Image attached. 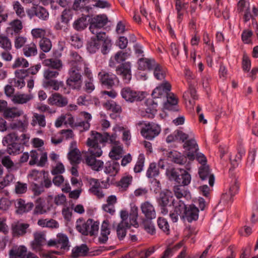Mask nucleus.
I'll list each match as a JSON object with an SVG mask.
<instances>
[{"instance_id":"obj_1","label":"nucleus","mask_w":258,"mask_h":258,"mask_svg":"<svg viewBox=\"0 0 258 258\" xmlns=\"http://www.w3.org/2000/svg\"><path fill=\"white\" fill-rule=\"evenodd\" d=\"M107 137H108V133L106 132L102 134L96 131H92L91 136L87 139L86 142L89 148L87 154L97 157L102 156L103 151L99 143H107Z\"/></svg>"},{"instance_id":"obj_2","label":"nucleus","mask_w":258,"mask_h":258,"mask_svg":"<svg viewBox=\"0 0 258 258\" xmlns=\"http://www.w3.org/2000/svg\"><path fill=\"white\" fill-rule=\"evenodd\" d=\"M167 174L170 180L183 185H188L191 181V176L187 171L181 168H171L167 170Z\"/></svg>"},{"instance_id":"obj_3","label":"nucleus","mask_w":258,"mask_h":258,"mask_svg":"<svg viewBox=\"0 0 258 258\" xmlns=\"http://www.w3.org/2000/svg\"><path fill=\"white\" fill-rule=\"evenodd\" d=\"M140 124L143 125L141 130V134L148 140H153L161 132L160 125L154 122L143 121Z\"/></svg>"},{"instance_id":"obj_4","label":"nucleus","mask_w":258,"mask_h":258,"mask_svg":"<svg viewBox=\"0 0 258 258\" xmlns=\"http://www.w3.org/2000/svg\"><path fill=\"white\" fill-rule=\"evenodd\" d=\"M81 67H71L69 70V77L66 83L73 89L80 90L82 84V76L80 73Z\"/></svg>"},{"instance_id":"obj_5","label":"nucleus","mask_w":258,"mask_h":258,"mask_svg":"<svg viewBox=\"0 0 258 258\" xmlns=\"http://www.w3.org/2000/svg\"><path fill=\"white\" fill-rule=\"evenodd\" d=\"M120 94L122 98L126 101L131 103L141 101L144 98L142 93L129 87L122 88L120 91Z\"/></svg>"},{"instance_id":"obj_6","label":"nucleus","mask_w":258,"mask_h":258,"mask_svg":"<svg viewBox=\"0 0 258 258\" xmlns=\"http://www.w3.org/2000/svg\"><path fill=\"white\" fill-rule=\"evenodd\" d=\"M98 78L101 84L108 88H111L119 82L117 77L114 74L102 71L98 73Z\"/></svg>"},{"instance_id":"obj_7","label":"nucleus","mask_w":258,"mask_h":258,"mask_svg":"<svg viewBox=\"0 0 258 258\" xmlns=\"http://www.w3.org/2000/svg\"><path fill=\"white\" fill-rule=\"evenodd\" d=\"M116 74L122 78L124 84H128L132 79L131 63L128 62L122 63L116 69Z\"/></svg>"},{"instance_id":"obj_8","label":"nucleus","mask_w":258,"mask_h":258,"mask_svg":"<svg viewBox=\"0 0 258 258\" xmlns=\"http://www.w3.org/2000/svg\"><path fill=\"white\" fill-rule=\"evenodd\" d=\"M89 192L95 196L98 199H101L105 197L100 183L98 179L90 178L88 180Z\"/></svg>"},{"instance_id":"obj_9","label":"nucleus","mask_w":258,"mask_h":258,"mask_svg":"<svg viewBox=\"0 0 258 258\" xmlns=\"http://www.w3.org/2000/svg\"><path fill=\"white\" fill-rule=\"evenodd\" d=\"M47 103L51 106L63 107L68 104V99L58 93H54L48 98Z\"/></svg>"},{"instance_id":"obj_10","label":"nucleus","mask_w":258,"mask_h":258,"mask_svg":"<svg viewBox=\"0 0 258 258\" xmlns=\"http://www.w3.org/2000/svg\"><path fill=\"white\" fill-rule=\"evenodd\" d=\"M22 118L16 120L9 124V127L12 130H18L21 132H25L28 128L29 125L28 117L24 113Z\"/></svg>"},{"instance_id":"obj_11","label":"nucleus","mask_w":258,"mask_h":258,"mask_svg":"<svg viewBox=\"0 0 258 258\" xmlns=\"http://www.w3.org/2000/svg\"><path fill=\"white\" fill-rule=\"evenodd\" d=\"M107 22L108 19L106 15L103 14L96 16L92 19L89 29L91 32H96L95 30L100 29L107 24Z\"/></svg>"},{"instance_id":"obj_12","label":"nucleus","mask_w":258,"mask_h":258,"mask_svg":"<svg viewBox=\"0 0 258 258\" xmlns=\"http://www.w3.org/2000/svg\"><path fill=\"white\" fill-rule=\"evenodd\" d=\"M179 206L184 209L185 217L188 222H191L198 219L199 210L195 205H191L188 207H185V205L182 203Z\"/></svg>"},{"instance_id":"obj_13","label":"nucleus","mask_w":258,"mask_h":258,"mask_svg":"<svg viewBox=\"0 0 258 258\" xmlns=\"http://www.w3.org/2000/svg\"><path fill=\"white\" fill-rule=\"evenodd\" d=\"M171 89V84L167 81H164L153 91L152 96L154 98H159L165 97Z\"/></svg>"},{"instance_id":"obj_14","label":"nucleus","mask_w":258,"mask_h":258,"mask_svg":"<svg viewBox=\"0 0 258 258\" xmlns=\"http://www.w3.org/2000/svg\"><path fill=\"white\" fill-rule=\"evenodd\" d=\"M183 148L187 151L186 155L188 159L190 160H194L196 154L199 150L196 141L193 139L186 141L183 145Z\"/></svg>"},{"instance_id":"obj_15","label":"nucleus","mask_w":258,"mask_h":258,"mask_svg":"<svg viewBox=\"0 0 258 258\" xmlns=\"http://www.w3.org/2000/svg\"><path fill=\"white\" fill-rule=\"evenodd\" d=\"M28 15L32 18L35 16L41 20H46L49 17V13L43 7L36 5L27 12Z\"/></svg>"},{"instance_id":"obj_16","label":"nucleus","mask_w":258,"mask_h":258,"mask_svg":"<svg viewBox=\"0 0 258 258\" xmlns=\"http://www.w3.org/2000/svg\"><path fill=\"white\" fill-rule=\"evenodd\" d=\"M96 157H98L87 154L85 157V159L87 165L90 166L92 170L99 171L103 168L104 163L101 160L96 159Z\"/></svg>"},{"instance_id":"obj_17","label":"nucleus","mask_w":258,"mask_h":258,"mask_svg":"<svg viewBox=\"0 0 258 258\" xmlns=\"http://www.w3.org/2000/svg\"><path fill=\"white\" fill-rule=\"evenodd\" d=\"M34 207V204L32 202L26 203L25 201L22 199H19L16 201V212L18 214H23L31 211Z\"/></svg>"},{"instance_id":"obj_18","label":"nucleus","mask_w":258,"mask_h":258,"mask_svg":"<svg viewBox=\"0 0 258 258\" xmlns=\"http://www.w3.org/2000/svg\"><path fill=\"white\" fill-rule=\"evenodd\" d=\"M141 209L146 219H154L156 218V211L154 206L149 202L146 201L141 205Z\"/></svg>"},{"instance_id":"obj_19","label":"nucleus","mask_w":258,"mask_h":258,"mask_svg":"<svg viewBox=\"0 0 258 258\" xmlns=\"http://www.w3.org/2000/svg\"><path fill=\"white\" fill-rule=\"evenodd\" d=\"M199 174L202 180L208 179L210 185L212 186L214 185L215 180L214 176L211 173L209 167L208 165H201L199 169Z\"/></svg>"},{"instance_id":"obj_20","label":"nucleus","mask_w":258,"mask_h":258,"mask_svg":"<svg viewBox=\"0 0 258 258\" xmlns=\"http://www.w3.org/2000/svg\"><path fill=\"white\" fill-rule=\"evenodd\" d=\"M45 240V235L44 233L42 232L34 233V240L31 242V248L36 252L40 251Z\"/></svg>"},{"instance_id":"obj_21","label":"nucleus","mask_w":258,"mask_h":258,"mask_svg":"<svg viewBox=\"0 0 258 258\" xmlns=\"http://www.w3.org/2000/svg\"><path fill=\"white\" fill-rule=\"evenodd\" d=\"M119 170V163L114 160L107 161L104 167V172L111 176H115L117 175Z\"/></svg>"},{"instance_id":"obj_22","label":"nucleus","mask_w":258,"mask_h":258,"mask_svg":"<svg viewBox=\"0 0 258 258\" xmlns=\"http://www.w3.org/2000/svg\"><path fill=\"white\" fill-rule=\"evenodd\" d=\"M117 198L115 195L107 197L106 203L102 206V209L105 212L113 215L115 212V205L117 203Z\"/></svg>"},{"instance_id":"obj_23","label":"nucleus","mask_w":258,"mask_h":258,"mask_svg":"<svg viewBox=\"0 0 258 258\" xmlns=\"http://www.w3.org/2000/svg\"><path fill=\"white\" fill-rule=\"evenodd\" d=\"M92 219H89L85 221L83 219H79L77 220L76 228L78 231L84 235H88L89 234V228L90 226H92Z\"/></svg>"},{"instance_id":"obj_24","label":"nucleus","mask_w":258,"mask_h":258,"mask_svg":"<svg viewBox=\"0 0 258 258\" xmlns=\"http://www.w3.org/2000/svg\"><path fill=\"white\" fill-rule=\"evenodd\" d=\"M169 160L179 165H184L187 162V156L182 155L177 151H172L168 153Z\"/></svg>"},{"instance_id":"obj_25","label":"nucleus","mask_w":258,"mask_h":258,"mask_svg":"<svg viewBox=\"0 0 258 258\" xmlns=\"http://www.w3.org/2000/svg\"><path fill=\"white\" fill-rule=\"evenodd\" d=\"M28 254L27 248L24 245L15 247L9 251L10 258H26Z\"/></svg>"},{"instance_id":"obj_26","label":"nucleus","mask_w":258,"mask_h":258,"mask_svg":"<svg viewBox=\"0 0 258 258\" xmlns=\"http://www.w3.org/2000/svg\"><path fill=\"white\" fill-rule=\"evenodd\" d=\"M110 234V224L108 220L104 221L101 227V233L99 237V241L101 243H105L108 239V235Z\"/></svg>"},{"instance_id":"obj_27","label":"nucleus","mask_w":258,"mask_h":258,"mask_svg":"<svg viewBox=\"0 0 258 258\" xmlns=\"http://www.w3.org/2000/svg\"><path fill=\"white\" fill-rule=\"evenodd\" d=\"M165 97L167 98V102L164 104V108L168 110L178 111V108L176 106L178 103V99L175 95L169 92Z\"/></svg>"},{"instance_id":"obj_28","label":"nucleus","mask_w":258,"mask_h":258,"mask_svg":"<svg viewBox=\"0 0 258 258\" xmlns=\"http://www.w3.org/2000/svg\"><path fill=\"white\" fill-rule=\"evenodd\" d=\"M157 63L154 59L141 58L138 60V68L141 70H153Z\"/></svg>"},{"instance_id":"obj_29","label":"nucleus","mask_w":258,"mask_h":258,"mask_svg":"<svg viewBox=\"0 0 258 258\" xmlns=\"http://www.w3.org/2000/svg\"><path fill=\"white\" fill-rule=\"evenodd\" d=\"M24 112L22 109L13 107H8L3 114L4 117L7 119H13L19 117L23 115Z\"/></svg>"},{"instance_id":"obj_30","label":"nucleus","mask_w":258,"mask_h":258,"mask_svg":"<svg viewBox=\"0 0 258 258\" xmlns=\"http://www.w3.org/2000/svg\"><path fill=\"white\" fill-rule=\"evenodd\" d=\"M43 64L49 69L60 71L62 68V62L58 58H51L45 59L42 62Z\"/></svg>"},{"instance_id":"obj_31","label":"nucleus","mask_w":258,"mask_h":258,"mask_svg":"<svg viewBox=\"0 0 258 258\" xmlns=\"http://www.w3.org/2000/svg\"><path fill=\"white\" fill-rule=\"evenodd\" d=\"M128 55L129 54L127 52L122 51H118L114 56L110 58L109 61V66L111 68L114 67L116 64L124 61Z\"/></svg>"},{"instance_id":"obj_32","label":"nucleus","mask_w":258,"mask_h":258,"mask_svg":"<svg viewBox=\"0 0 258 258\" xmlns=\"http://www.w3.org/2000/svg\"><path fill=\"white\" fill-rule=\"evenodd\" d=\"M86 61L77 52L72 51L70 52V60L69 64L71 67H79L82 68V64Z\"/></svg>"},{"instance_id":"obj_33","label":"nucleus","mask_w":258,"mask_h":258,"mask_svg":"<svg viewBox=\"0 0 258 258\" xmlns=\"http://www.w3.org/2000/svg\"><path fill=\"white\" fill-rule=\"evenodd\" d=\"M138 211V207L134 203L130 204L129 220L131 223L130 224H132V226L135 227H138L139 226V224L137 221Z\"/></svg>"},{"instance_id":"obj_34","label":"nucleus","mask_w":258,"mask_h":258,"mask_svg":"<svg viewBox=\"0 0 258 258\" xmlns=\"http://www.w3.org/2000/svg\"><path fill=\"white\" fill-rule=\"evenodd\" d=\"M33 126L38 125L40 128H44L46 125L45 116L43 114L33 113L31 120Z\"/></svg>"},{"instance_id":"obj_35","label":"nucleus","mask_w":258,"mask_h":258,"mask_svg":"<svg viewBox=\"0 0 258 258\" xmlns=\"http://www.w3.org/2000/svg\"><path fill=\"white\" fill-rule=\"evenodd\" d=\"M123 154L122 144L112 146L108 156L112 160H117L120 159Z\"/></svg>"},{"instance_id":"obj_36","label":"nucleus","mask_w":258,"mask_h":258,"mask_svg":"<svg viewBox=\"0 0 258 258\" xmlns=\"http://www.w3.org/2000/svg\"><path fill=\"white\" fill-rule=\"evenodd\" d=\"M35 206L33 211L34 215H42L47 213V210L45 208V200L44 198H38L35 202Z\"/></svg>"},{"instance_id":"obj_37","label":"nucleus","mask_w":258,"mask_h":258,"mask_svg":"<svg viewBox=\"0 0 258 258\" xmlns=\"http://www.w3.org/2000/svg\"><path fill=\"white\" fill-rule=\"evenodd\" d=\"M24 55L27 57L34 56L38 53L36 44L32 42L26 45L23 48Z\"/></svg>"},{"instance_id":"obj_38","label":"nucleus","mask_w":258,"mask_h":258,"mask_svg":"<svg viewBox=\"0 0 258 258\" xmlns=\"http://www.w3.org/2000/svg\"><path fill=\"white\" fill-rule=\"evenodd\" d=\"M29 227V224L18 223L12 227L14 236H19L24 235L26 233V230Z\"/></svg>"},{"instance_id":"obj_39","label":"nucleus","mask_w":258,"mask_h":258,"mask_svg":"<svg viewBox=\"0 0 258 258\" xmlns=\"http://www.w3.org/2000/svg\"><path fill=\"white\" fill-rule=\"evenodd\" d=\"M33 99V95L26 94H16L13 96L12 101L15 104L26 103Z\"/></svg>"},{"instance_id":"obj_40","label":"nucleus","mask_w":258,"mask_h":258,"mask_svg":"<svg viewBox=\"0 0 258 258\" xmlns=\"http://www.w3.org/2000/svg\"><path fill=\"white\" fill-rule=\"evenodd\" d=\"M88 250L89 249L86 244H82L80 246H76L72 250V257L77 258L84 256L87 253Z\"/></svg>"},{"instance_id":"obj_41","label":"nucleus","mask_w":258,"mask_h":258,"mask_svg":"<svg viewBox=\"0 0 258 258\" xmlns=\"http://www.w3.org/2000/svg\"><path fill=\"white\" fill-rule=\"evenodd\" d=\"M57 248L61 249L68 250L69 249V239L68 237L63 234H58L56 237Z\"/></svg>"},{"instance_id":"obj_42","label":"nucleus","mask_w":258,"mask_h":258,"mask_svg":"<svg viewBox=\"0 0 258 258\" xmlns=\"http://www.w3.org/2000/svg\"><path fill=\"white\" fill-rule=\"evenodd\" d=\"M132 180L133 177L130 175L123 176L117 183L119 190L122 191H126L131 184Z\"/></svg>"},{"instance_id":"obj_43","label":"nucleus","mask_w":258,"mask_h":258,"mask_svg":"<svg viewBox=\"0 0 258 258\" xmlns=\"http://www.w3.org/2000/svg\"><path fill=\"white\" fill-rule=\"evenodd\" d=\"M239 188V185L236 180L229 187L228 192H226L222 195V199L225 201L231 200L232 197L237 194Z\"/></svg>"},{"instance_id":"obj_44","label":"nucleus","mask_w":258,"mask_h":258,"mask_svg":"<svg viewBox=\"0 0 258 258\" xmlns=\"http://www.w3.org/2000/svg\"><path fill=\"white\" fill-rule=\"evenodd\" d=\"M68 159L73 165L79 164L81 160V156L79 150L75 148L71 150L68 153Z\"/></svg>"},{"instance_id":"obj_45","label":"nucleus","mask_w":258,"mask_h":258,"mask_svg":"<svg viewBox=\"0 0 258 258\" xmlns=\"http://www.w3.org/2000/svg\"><path fill=\"white\" fill-rule=\"evenodd\" d=\"M155 78L158 80H163L166 76V69L157 63L153 70Z\"/></svg>"},{"instance_id":"obj_46","label":"nucleus","mask_w":258,"mask_h":258,"mask_svg":"<svg viewBox=\"0 0 258 258\" xmlns=\"http://www.w3.org/2000/svg\"><path fill=\"white\" fill-rule=\"evenodd\" d=\"M171 198H172V194L170 191L168 190L162 191L159 194L158 204L168 205Z\"/></svg>"},{"instance_id":"obj_47","label":"nucleus","mask_w":258,"mask_h":258,"mask_svg":"<svg viewBox=\"0 0 258 258\" xmlns=\"http://www.w3.org/2000/svg\"><path fill=\"white\" fill-rule=\"evenodd\" d=\"M37 224L42 227L52 228L58 227V222L53 219L48 220L47 219H41L38 221Z\"/></svg>"},{"instance_id":"obj_48","label":"nucleus","mask_w":258,"mask_h":258,"mask_svg":"<svg viewBox=\"0 0 258 258\" xmlns=\"http://www.w3.org/2000/svg\"><path fill=\"white\" fill-rule=\"evenodd\" d=\"M132 225H128L123 223H119L116 228L117 236L119 240H122L126 234V229L131 228Z\"/></svg>"},{"instance_id":"obj_49","label":"nucleus","mask_w":258,"mask_h":258,"mask_svg":"<svg viewBox=\"0 0 258 258\" xmlns=\"http://www.w3.org/2000/svg\"><path fill=\"white\" fill-rule=\"evenodd\" d=\"M10 26L8 29L13 31L16 34L20 33L23 27L22 21L17 19L11 22Z\"/></svg>"},{"instance_id":"obj_50","label":"nucleus","mask_w":258,"mask_h":258,"mask_svg":"<svg viewBox=\"0 0 258 258\" xmlns=\"http://www.w3.org/2000/svg\"><path fill=\"white\" fill-rule=\"evenodd\" d=\"M184 186L178 185L174 187L173 191L174 195L177 199L187 197L189 194V192L186 190Z\"/></svg>"},{"instance_id":"obj_51","label":"nucleus","mask_w":258,"mask_h":258,"mask_svg":"<svg viewBox=\"0 0 258 258\" xmlns=\"http://www.w3.org/2000/svg\"><path fill=\"white\" fill-rule=\"evenodd\" d=\"M39 46L40 49L44 52H48L52 48L51 40L46 37H43L39 42Z\"/></svg>"},{"instance_id":"obj_52","label":"nucleus","mask_w":258,"mask_h":258,"mask_svg":"<svg viewBox=\"0 0 258 258\" xmlns=\"http://www.w3.org/2000/svg\"><path fill=\"white\" fill-rule=\"evenodd\" d=\"M13 8L16 15L20 19L26 17L24 8L19 1L13 2Z\"/></svg>"},{"instance_id":"obj_53","label":"nucleus","mask_w":258,"mask_h":258,"mask_svg":"<svg viewBox=\"0 0 258 258\" xmlns=\"http://www.w3.org/2000/svg\"><path fill=\"white\" fill-rule=\"evenodd\" d=\"M114 132H123L122 139L123 141L126 142L129 141L131 139V134L130 131L128 129L125 128L123 126L116 125L113 128Z\"/></svg>"},{"instance_id":"obj_54","label":"nucleus","mask_w":258,"mask_h":258,"mask_svg":"<svg viewBox=\"0 0 258 258\" xmlns=\"http://www.w3.org/2000/svg\"><path fill=\"white\" fill-rule=\"evenodd\" d=\"M0 47L7 51H10L12 49V43L8 37L3 34L0 35Z\"/></svg>"},{"instance_id":"obj_55","label":"nucleus","mask_w":258,"mask_h":258,"mask_svg":"<svg viewBox=\"0 0 258 258\" xmlns=\"http://www.w3.org/2000/svg\"><path fill=\"white\" fill-rule=\"evenodd\" d=\"M4 151H0V159H1L2 163L7 169H11L14 166V163L9 156H4Z\"/></svg>"},{"instance_id":"obj_56","label":"nucleus","mask_w":258,"mask_h":258,"mask_svg":"<svg viewBox=\"0 0 258 258\" xmlns=\"http://www.w3.org/2000/svg\"><path fill=\"white\" fill-rule=\"evenodd\" d=\"M60 71L49 68L45 70L43 72V77L45 80H52L56 78L59 75Z\"/></svg>"},{"instance_id":"obj_57","label":"nucleus","mask_w":258,"mask_h":258,"mask_svg":"<svg viewBox=\"0 0 258 258\" xmlns=\"http://www.w3.org/2000/svg\"><path fill=\"white\" fill-rule=\"evenodd\" d=\"M151 220L150 219H145L143 221V224L145 230L149 234L153 235L155 233V228Z\"/></svg>"},{"instance_id":"obj_58","label":"nucleus","mask_w":258,"mask_h":258,"mask_svg":"<svg viewBox=\"0 0 258 258\" xmlns=\"http://www.w3.org/2000/svg\"><path fill=\"white\" fill-rule=\"evenodd\" d=\"M86 18L81 17L76 20L73 24V27L77 31H82L87 27Z\"/></svg>"},{"instance_id":"obj_59","label":"nucleus","mask_w":258,"mask_h":258,"mask_svg":"<svg viewBox=\"0 0 258 258\" xmlns=\"http://www.w3.org/2000/svg\"><path fill=\"white\" fill-rule=\"evenodd\" d=\"M18 140V137L16 133H12L5 136L3 140V144L4 146L7 145L16 143Z\"/></svg>"},{"instance_id":"obj_60","label":"nucleus","mask_w":258,"mask_h":258,"mask_svg":"<svg viewBox=\"0 0 258 258\" xmlns=\"http://www.w3.org/2000/svg\"><path fill=\"white\" fill-rule=\"evenodd\" d=\"M29 62L27 59L22 57L17 58L13 63L12 67L13 69L18 68H28Z\"/></svg>"},{"instance_id":"obj_61","label":"nucleus","mask_w":258,"mask_h":258,"mask_svg":"<svg viewBox=\"0 0 258 258\" xmlns=\"http://www.w3.org/2000/svg\"><path fill=\"white\" fill-rule=\"evenodd\" d=\"M158 167L155 163H151L147 171V176L149 178L154 177L159 175Z\"/></svg>"},{"instance_id":"obj_62","label":"nucleus","mask_w":258,"mask_h":258,"mask_svg":"<svg viewBox=\"0 0 258 258\" xmlns=\"http://www.w3.org/2000/svg\"><path fill=\"white\" fill-rule=\"evenodd\" d=\"M61 82L59 83L55 79L44 80L43 82V86L44 87H50L55 91H57L59 89L60 84Z\"/></svg>"},{"instance_id":"obj_63","label":"nucleus","mask_w":258,"mask_h":258,"mask_svg":"<svg viewBox=\"0 0 258 258\" xmlns=\"http://www.w3.org/2000/svg\"><path fill=\"white\" fill-rule=\"evenodd\" d=\"M101 43L98 40L95 38H91L87 46L88 50L91 53L95 52L99 48Z\"/></svg>"},{"instance_id":"obj_64","label":"nucleus","mask_w":258,"mask_h":258,"mask_svg":"<svg viewBox=\"0 0 258 258\" xmlns=\"http://www.w3.org/2000/svg\"><path fill=\"white\" fill-rule=\"evenodd\" d=\"M31 34L34 39L42 38L45 37L46 30L43 28H34L31 30Z\"/></svg>"}]
</instances>
